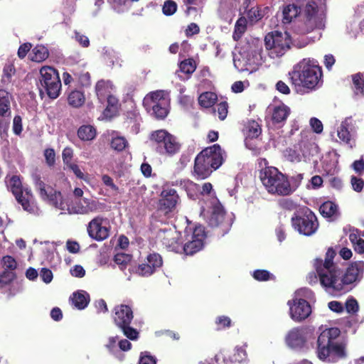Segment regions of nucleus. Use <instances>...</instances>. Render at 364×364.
<instances>
[{"mask_svg":"<svg viewBox=\"0 0 364 364\" xmlns=\"http://www.w3.org/2000/svg\"><path fill=\"white\" fill-rule=\"evenodd\" d=\"M336 253L332 247L328 249L325 259L317 258L314 260V268L317 271L321 285L326 289H332L337 291H348L346 286L360 281L363 275V262H355L346 269L338 282L341 271L333 262Z\"/></svg>","mask_w":364,"mask_h":364,"instance_id":"nucleus-1","label":"nucleus"},{"mask_svg":"<svg viewBox=\"0 0 364 364\" xmlns=\"http://www.w3.org/2000/svg\"><path fill=\"white\" fill-rule=\"evenodd\" d=\"M289 82L299 94L309 93L323 83V71L316 60L303 58L288 73Z\"/></svg>","mask_w":364,"mask_h":364,"instance_id":"nucleus-2","label":"nucleus"},{"mask_svg":"<svg viewBox=\"0 0 364 364\" xmlns=\"http://www.w3.org/2000/svg\"><path fill=\"white\" fill-rule=\"evenodd\" d=\"M341 331L333 327L323 331L317 339L316 355L326 363H336L346 357V346L341 340Z\"/></svg>","mask_w":364,"mask_h":364,"instance_id":"nucleus-3","label":"nucleus"},{"mask_svg":"<svg viewBox=\"0 0 364 364\" xmlns=\"http://www.w3.org/2000/svg\"><path fill=\"white\" fill-rule=\"evenodd\" d=\"M225 158V152L219 144H215L205 148L195 159L193 171L194 177L198 180L208 178L214 171L222 166Z\"/></svg>","mask_w":364,"mask_h":364,"instance_id":"nucleus-4","label":"nucleus"},{"mask_svg":"<svg viewBox=\"0 0 364 364\" xmlns=\"http://www.w3.org/2000/svg\"><path fill=\"white\" fill-rule=\"evenodd\" d=\"M323 27V17L318 3L315 0L303 1L299 18L293 27L294 32L299 35H306Z\"/></svg>","mask_w":364,"mask_h":364,"instance_id":"nucleus-5","label":"nucleus"},{"mask_svg":"<svg viewBox=\"0 0 364 364\" xmlns=\"http://www.w3.org/2000/svg\"><path fill=\"white\" fill-rule=\"evenodd\" d=\"M259 178L269 193L280 196H290L289 179L276 167L267 166L262 169Z\"/></svg>","mask_w":364,"mask_h":364,"instance_id":"nucleus-6","label":"nucleus"},{"mask_svg":"<svg viewBox=\"0 0 364 364\" xmlns=\"http://www.w3.org/2000/svg\"><path fill=\"white\" fill-rule=\"evenodd\" d=\"M143 106L148 113L158 120L164 119L169 113V100L163 90L148 93L143 100Z\"/></svg>","mask_w":364,"mask_h":364,"instance_id":"nucleus-7","label":"nucleus"},{"mask_svg":"<svg viewBox=\"0 0 364 364\" xmlns=\"http://www.w3.org/2000/svg\"><path fill=\"white\" fill-rule=\"evenodd\" d=\"M291 225L299 234L311 236L318 230L319 223L316 215L308 207L299 208L291 219Z\"/></svg>","mask_w":364,"mask_h":364,"instance_id":"nucleus-8","label":"nucleus"},{"mask_svg":"<svg viewBox=\"0 0 364 364\" xmlns=\"http://www.w3.org/2000/svg\"><path fill=\"white\" fill-rule=\"evenodd\" d=\"M291 38L287 32L274 31L264 37V45L272 58L281 57L291 48Z\"/></svg>","mask_w":364,"mask_h":364,"instance_id":"nucleus-9","label":"nucleus"},{"mask_svg":"<svg viewBox=\"0 0 364 364\" xmlns=\"http://www.w3.org/2000/svg\"><path fill=\"white\" fill-rule=\"evenodd\" d=\"M41 87L40 92H45L50 99H56L61 90V81L57 70L44 66L40 70Z\"/></svg>","mask_w":364,"mask_h":364,"instance_id":"nucleus-10","label":"nucleus"},{"mask_svg":"<svg viewBox=\"0 0 364 364\" xmlns=\"http://www.w3.org/2000/svg\"><path fill=\"white\" fill-rule=\"evenodd\" d=\"M113 320L114 324L120 328L124 335L130 340L138 338L139 333L136 328L130 326L134 318L132 308L125 304H120L114 307Z\"/></svg>","mask_w":364,"mask_h":364,"instance_id":"nucleus-11","label":"nucleus"},{"mask_svg":"<svg viewBox=\"0 0 364 364\" xmlns=\"http://www.w3.org/2000/svg\"><path fill=\"white\" fill-rule=\"evenodd\" d=\"M150 140L156 143L159 148H164L165 152L169 155L177 153L181 147L176 136L165 129H159L151 133Z\"/></svg>","mask_w":364,"mask_h":364,"instance_id":"nucleus-12","label":"nucleus"},{"mask_svg":"<svg viewBox=\"0 0 364 364\" xmlns=\"http://www.w3.org/2000/svg\"><path fill=\"white\" fill-rule=\"evenodd\" d=\"M105 204L92 198H82L76 200L67 210L70 214L88 215L92 213L103 211Z\"/></svg>","mask_w":364,"mask_h":364,"instance_id":"nucleus-13","label":"nucleus"},{"mask_svg":"<svg viewBox=\"0 0 364 364\" xmlns=\"http://www.w3.org/2000/svg\"><path fill=\"white\" fill-rule=\"evenodd\" d=\"M205 232L203 226L196 225L192 232L191 240L186 242L181 247L186 255H193L199 252L204 245Z\"/></svg>","mask_w":364,"mask_h":364,"instance_id":"nucleus-14","label":"nucleus"},{"mask_svg":"<svg viewBox=\"0 0 364 364\" xmlns=\"http://www.w3.org/2000/svg\"><path fill=\"white\" fill-rule=\"evenodd\" d=\"M161 198L159 202L158 213L167 215L173 212L179 199L176 191L173 188L164 190L161 192Z\"/></svg>","mask_w":364,"mask_h":364,"instance_id":"nucleus-15","label":"nucleus"},{"mask_svg":"<svg viewBox=\"0 0 364 364\" xmlns=\"http://www.w3.org/2000/svg\"><path fill=\"white\" fill-rule=\"evenodd\" d=\"M288 304L290 306L291 318L296 322L306 319L311 313L309 303L304 299L294 300L293 304L290 301Z\"/></svg>","mask_w":364,"mask_h":364,"instance_id":"nucleus-16","label":"nucleus"},{"mask_svg":"<svg viewBox=\"0 0 364 364\" xmlns=\"http://www.w3.org/2000/svg\"><path fill=\"white\" fill-rule=\"evenodd\" d=\"M244 133L245 134V144L247 149L252 150L255 154H259L261 149L258 146H251V141L257 139L262 134L261 126L255 120L247 122L245 125Z\"/></svg>","mask_w":364,"mask_h":364,"instance_id":"nucleus-17","label":"nucleus"},{"mask_svg":"<svg viewBox=\"0 0 364 364\" xmlns=\"http://www.w3.org/2000/svg\"><path fill=\"white\" fill-rule=\"evenodd\" d=\"M103 220L102 217H95L87 226L89 236L97 241L105 240L109 235V228L102 226Z\"/></svg>","mask_w":364,"mask_h":364,"instance_id":"nucleus-18","label":"nucleus"},{"mask_svg":"<svg viewBox=\"0 0 364 364\" xmlns=\"http://www.w3.org/2000/svg\"><path fill=\"white\" fill-rule=\"evenodd\" d=\"M159 236L161 242L166 249L174 252H179L182 247V242L179 240L178 234L171 229L161 230Z\"/></svg>","mask_w":364,"mask_h":364,"instance_id":"nucleus-19","label":"nucleus"},{"mask_svg":"<svg viewBox=\"0 0 364 364\" xmlns=\"http://www.w3.org/2000/svg\"><path fill=\"white\" fill-rule=\"evenodd\" d=\"M285 340L290 348L294 349L302 348L306 342L304 329L299 327L292 328L287 333Z\"/></svg>","mask_w":364,"mask_h":364,"instance_id":"nucleus-20","label":"nucleus"},{"mask_svg":"<svg viewBox=\"0 0 364 364\" xmlns=\"http://www.w3.org/2000/svg\"><path fill=\"white\" fill-rule=\"evenodd\" d=\"M244 13L246 14V18L249 24L252 26L261 21L269 12L268 6L263 7L260 5H256L249 9L243 7Z\"/></svg>","mask_w":364,"mask_h":364,"instance_id":"nucleus-21","label":"nucleus"},{"mask_svg":"<svg viewBox=\"0 0 364 364\" xmlns=\"http://www.w3.org/2000/svg\"><path fill=\"white\" fill-rule=\"evenodd\" d=\"M352 121L350 117L345 119L337 131L338 138L345 144L350 145V147H353L355 144L354 140L352 139V132L353 129Z\"/></svg>","mask_w":364,"mask_h":364,"instance_id":"nucleus-22","label":"nucleus"},{"mask_svg":"<svg viewBox=\"0 0 364 364\" xmlns=\"http://www.w3.org/2000/svg\"><path fill=\"white\" fill-rule=\"evenodd\" d=\"M41 199L47 201L50 205L61 210L66 209L67 205L63 201V197L60 191L55 190L51 186H48V191L46 196H43Z\"/></svg>","mask_w":364,"mask_h":364,"instance_id":"nucleus-23","label":"nucleus"},{"mask_svg":"<svg viewBox=\"0 0 364 364\" xmlns=\"http://www.w3.org/2000/svg\"><path fill=\"white\" fill-rule=\"evenodd\" d=\"M14 197L25 211L30 213H34L36 205L33 195L30 189L25 188L23 191L18 193V195H15Z\"/></svg>","mask_w":364,"mask_h":364,"instance_id":"nucleus-24","label":"nucleus"},{"mask_svg":"<svg viewBox=\"0 0 364 364\" xmlns=\"http://www.w3.org/2000/svg\"><path fill=\"white\" fill-rule=\"evenodd\" d=\"M13 100L12 95L4 89H0V118L9 117L11 114V102ZM3 120L0 119V128Z\"/></svg>","mask_w":364,"mask_h":364,"instance_id":"nucleus-25","label":"nucleus"},{"mask_svg":"<svg viewBox=\"0 0 364 364\" xmlns=\"http://www.w3.org/2000/svg\"><path fill=\"white\" fill-rule=\"evenodd\" d=\"M290 112L289 107L284 104L274 107L271 117L272 123L274 124L283 125L289 116Z\"/></svg>","mask_w":364,"mask_h":364,"instance_id":"nucleus-26","label":"nucleus"},{"mask_svg":"<svg viewBox=\"0 0 364 364\" xmlns=\"http://www.w3.org/2000/svg\"><path fill=\"white\" fill-rule=\"evenodd\" d=\"M246 350L242 347H237L233 352L228 355H223V359L225 364H242L247 360Z\"/></svg>","mask_w":364,"mask_h":364,"instance_id":"nucleus-27","label":"nucleus"},{"mask_svg":"<svg viewBox=\"0 0 364 364\" xmlns=\"http://www.w3.org/2000/svg\"><path fill=\"white\" fill-rule=\"evenodd\" d=\"M72 304L79 310L85 309L90 302V295L84 290H78L73 293L70 298Z\"/></svg>","mask_w":364,"mask_h":364,"instance_id":"nucleus-28","label":"nucleus"},{"mask_svg":"<svg viewBox=\"0 0 364 364\" xmlns=\"http://www.w3.org/2000/svg\"><path fill=\"white\" fill-rule=\"evenodd\" d=\"M301 14V4L299 6L295 4H289L283 7L282 9V22L289 23Z\"/></svg>","mask_w":364,"mask_h":364,"instance_id":"nucleus-29","label":"nucleus"},{"mask_svg":"<svg viewBox=\"0 0 364 364\" xmlns=\"http://www.w3.org/2000/svg\"><path fill=\"white\" fill-rule=\"evenodd\" d=\"M225 212L220 203L213 206L208 223L211 227H218L222 225L225 219Z\"/></svg>","mask_w":364,"mask_h":364,"instance_id":"nucleus-30","label":"nucleus"},{"mask_svg":"<svg viewBox=\"0 0 364 364\" xmlns=\"http://www.w3.org/2000/svg\"><path fill=\"white\" fill-rule=\"evenodd\" d=\"M319 212L326 218H336L339 215L338 205L331 200L323 203L319 207Z\"/></svg>","mask_w":364,"mask_h":364,"instance_id":"nucleus-31","label":"nucleus"},{"mask_svg":"<svg viewBox=\"0 0 364 364\" xmlns=\"http://www.w3.org/2000/svg\"><path fill=\"white\" fill-rule=\"evenodd\" d=\"M249 22L247 21L246 17L242 16L237 20L235 27H234V31L232 33V38L235 41H238L243 34L246 32L247 28V23Z\"/></svg>","mask_w":364,"mask_h":364,"instance_id":"nucleus-32","label":"nucleus"},{"mask_svg":"<svg viewBox=\"0 0 364 364\" xmlns=\"http://www.w3.org/2000/svg\"><path fill=\"white\" fill-rule=\"evenodd\" d=\"M85 102L84 92L80 90H73L68 96V105L74 108L82 107Z\"/></svg>","mask_w":364,"mask_h":364,"instance_id":"nucleus-33","label":"nucleus"},{"mask_svg":"<svg viewBox=\"0 0 364 364\" xmlns=\"http://www.w3.org/2000/svg\"><path fill=\"white\" fill-rule=\"evenodd\" d=\"M77 136L82 141H91L96 136V129L91 125H82L77 130Z\"/></svg>","mask_w":364,"mask_h":364,"instance_id":"nucleus-34","label":"nucleus"},{"mask_svg":"<svg viewBox=\"0 0 364 364\" xmlns=\"http://www.w3.org/2000/svg\"><path fill=\"white\" fill-rule=\"evenodd\" d=\"M217 95L212 92H205L200 95L198 102L200 106L205 108L212 107L217 101Z\"/></svg>","mask_w":364,"mask_h":364,"instance_id":"nucleus-35","label":"nucleus"},{"mask_svg":"<svg viewBox=\"0 0 364 364\" xmlns=\"http://www.w3.org/2000/svg\"><path fill=\"white\" fill-rule=\"evenodd\" d=\"M49 56V52L47 48L43 46H36L32 50L31 60L34 62H42Z\"/></svg>","mask_w":364,"mask_h":364,"instance_id":"nucleus-36","label":"nucleus"},{"mask_svg":"<svg viewBox=\"0 0 364 364\" xmlns=\"http://www.w3.org/2000/svg\"><path fill=\"white\" fill-rule=\"evenodd\" d=\"M183 3L189 5L186 10L187 15L191 14L192 12L198 13L201 12L207 0H183Z\"/></svg>","mask_w":364,"mask_h":364,"instance_id":"nucleus-37","label":"nucleus"},{"mask_svg":"<svg viewBox=\"0 0 364 364\" xmlns=\"http://www.w3.org/2000/svg\"><path fill=\"white\" fill-rule=\"evenodd\" d=\"M7 186L14 196L18 195V193H21V192L25 190L22 186L20 177L16 175L12 176L9 178Z\"/></svg>","mask_w":364,"mask_h":364,"instance_id":"nucleus-38","label":"nucleus"},{"mask_svg":"<svg viewBox=\"0 0 364 364\" xmlns=\"http://www.w3.org/2000/svg\"><path fill=\"white\" fill-rule=\"evenodd\" d=\"M109 83L104 80H99L95 85V92L100 100H103L109 95Z\"/></svg>","mask_w":364,"mask_h":364,"instance_id":"nucleus-39","label":"nucleus"},{"mask_svg":"<svg viewBox=\"0 0 364 364\" xmlns=\"http://www.w3.org/2000/svg\"><path fill=\"white\" fill-rule=\"evenodd\" d=\"M352 80L355 94L364 96V74L356 73L352 75Z\"/></svg>","mask_w":364,"mask_h":364,"instance_id":"nucleus-40","label":"nucleus"},{"mask_svg":"<svg viewBox=\"0 0 364 364\" xmlns=\"http://www.w3.org/2000/svg\"><path fill=\"white\" fill-rule=\"evenodd\" d=\"M179 69L181 72L190 75L195 72L196 63L193 58L185 59L180 63Z\"/></svg>","mask_w":364,"mask_h":364,"instance_id":"nucleus-41","label":"nucleus"},{"mask_svg":"<svg viewBox=\"0 0 364 364\" xmlns=\"http://www.w3.org/2000/svg\"><path fill=\"white\" fill-rule=\"evenodd\" d=\"M107 105L105 109V112L109 116H112L117 112L118 109V100L113 95H108L107 97Z\"/></svg>","mask_w":364,"mask_h":364,"instance_id":"nucleus-42","label":"nucleus"},{"mask_svg":"<svg viewBox=\"0 0 364 364\" xmlns=\"http://www.w3.org/2000/svg\"><path fill=\"white\" fill-rule=\"evenodd\" d=\"M146 262L150 264L154 272L156 268L161 267L163 264L162 257L159 254L156 252L149 254L146 257Z\"/></svg>","mask_w":364,"mask_h":364,"instance_id":"nucleus-43","label":"nucleus"},{"mask_svg":"<svg viewBox=\"0 0 364 364\" xmlns=\"http://www.w3.org/2000/svg\"><path fill=\"white\" fill-rule=\"evenodd\" d=\"M252 277L255 279L259 282H266L269 279H274V276L267 270L265 269H257L253 272Z\"/></svg>","mask_w":364,"mask_h":364,"instance_id":"nucleus-44","label":"nucleus"},{"mask_svg":"<svg viewBox=\"0 0 364 364\" xmlns=\"http://www.w3.org/2000/svg\"><path fill=\"white\" fill-rule=\"evenodd\" d=\"M177 8V4L174 1L166 0L164 3L162 12L165 16H172L176 12Z\"/></svg>","mask_w":364,"mask_h":364,"instance_id":"nucleus-45","label":"nucleus"},{"mask_svg":"<svg viewBox=\"0 0 364 364\" xmlns=\"http://www.w3.org/2000/svg\"><path fill=\"white\" fill-rule=\"evenodd\" d=\"M16 278L15 272L5 269L0 274V286L4 287L9 284Z\"/></svg>","mask_w":364,"mask_h":364,"instance_id":"nucleus-46","label":"nucleus"},{"mask_svg":"<svg viewBox=\"0 0 364 364\" xmlns=\"http://www.w3.org/2000/svg\"><path fill=\"white\" fill-rule=\"evenodd\" d=\"M128 145V142L124 137L117 136L113 138L111 141V147L118 151H123Z\"/></svg>","mask_w":364,"mask_h":364,"instance_id":"nucleus-47","label":"nucleus"},{"mask_svg":"<svg viewBox=\"0 0 364 364\" xmlns=\"http://www.w3.org/2000/svg\"><path fill=\"white\" fill-rule=\"evenodd\" d=\"M228 105L227 102H221L213 107L214 112H218L220 120H224L228 114Z\"/></svg>","mask_w":364,"mask_h":364,"instance_id":"nucleus-48","label":"nucleus"},{"mask_svg":"<svg viewBox=\"0 0 364 364\" xmlns=\"http://www.w3.org/2000/svg\"><path fill=\"white\" fill-rule=\"evenodd\" d=\"M46 163L49 167H53L55 164V152L52 148H47L43 153Z\"/></svg>","mask_w":364,"mask_h":364,"instance_id":"nucleus-49","label":"nucleus"},{"mask_svg":"<svg viewBox=\"0 0 364 364\" xmlns=\"http://www.w3.org/2000/svg\"><path fill=\"white\" fill-rule=\"evenodd\" d=\"M154 272L148 263L139 264L136 269V273L141 277H149Z\"/></svg>","mask_w":364,"mask_h":364,"instance_id":"nucleus-50","label":"nucleus"},{"mask_svg":"<svg viewBox=\"0 0 364 364\" xmlns=\"http://www.w3.org/2000/svg\"><path fill=\"white\" fill-rule=\"evenodd\" d=\"M132 256L126 253H117L114 255V261L116 264L122 266H126L131 262Z\"/></svg>","mask_w":364,"mask_h":364,"instance_id":"nucleus-51","label":"nucleus"},{"mask_svg":"<svg viewBox=\"0 0 364 364\" xmlns=\"http://www.w3.org/2000/svg\"><path fill=\"white\" fill-rule=\"evenodd\" d=\"M304 178V174L303 173H296V175H294L291 176L290 178V188L291 192L290 195L293 193L301 185V183Z\"/></svg>","mask_w":364,"mask_h":364,"instance_id":"nucleus-52","label":"nucleus"},{"mask_svg":"<svg viewBox=\"0 0 364 364\" xmlns=\"http://www.w3.org/2000/svg\"><path fill=\"white\" fill-rule=\"evenodd\" d=\"M139 364H156V358L147 351L142 352L141 353Z\"/></svg>","mask_w":364,"mask_h":364,"instance_id":"nucleus-53","label":"nucleus"},{"mask_svg":"<svg viewBox=\"0 0 364 364\" xmlns=\"http://www.w3.org/2000/svg\"><path fill=\"white\" fill-rule=\"evenodd\" d=\"M350 184L352 186V188L353 189V191L360 193L363 189L364 181L360 178L352 176L350 178Z\"/></svg>","mask_w":364,"mask_h":364,"instance_id":"nucleus-54","label":"nucleus"},{"mask_svg":"<svg viewBox=\"0 0 364 364\" xmlns=\"http://www.w3.org/2000/svg\"><path fill=\"white\" fill-rule=\"evenodd\" d=\"M4 266L6 267L5 269L13 272L17 267V263L15 259L9 255L4 256L2 259Z\"/></svg>","mask_w":364,"mask_h":364,"instance_id":"nucleus-55","label":"nucleus"},{"mask_svg":"<svg viewBox=\"0 0 364 364\" xmlns=\"http://www.w3.org/2000/svg\"><path fill=\"white\" fill-rule=\"evenodd\" d=\"M345 306L347 312L349 314H355L359 309L358 301L353 297L347 299Z\"/></svg>","mask_w":364,"mask_h":364,"instance_id":"nucleus-56","label":"nucleus"},{"mask_svg":"<svg viewBox=\"0 0 364 364\" xmlns=\"http://www.w3.org/2000/svg\"><path fill=\"white\" fill-rule=\"evenodd\" d=\"M216 324L218 326V329L229 328L231 326V319L226 316H220L215 320Z\"/></svg>","mask_w":364,"mask_h":364,"instance_id":"nucleus-57","label":"nucleus"},{"mask_svg":"<svg viewBox=\"0 0 364 364\" xmlns=\"http://www.w3.org/2000/svg\"><path fill=\"white\" fill-rule=\"evenodd\" d=\"M73 156V150L70 147H65L62 152L63 161L65 165L68 166L71 164V160Z\"/></svg>","mask_w":364,"mask_h":364,"instance_id":"nucleus-58","label":"nucleus"},{"mask_svg":"<svg viewBox=\"0 0 364 364\" xmlns=\"http://www.w3.org/2000/svg\"><path fill=\"white\" fill-rule=\"evenodd\" d=\"M23 127H22V119L21 116L16 115L13 120V131L14 133L16 135H20L22 132Z\"/></svg>","mask_w":364,"mask_h":364,"instance_id":"nucleus-59","label":"nucleus"},{"mask_svg":"<svg viewBox=\"0 0 364 364\" xmlns=\"http://www.w3.org/2000/svg\"><path fill=\"white\" fill-rule=\"evenodd\" d=\"M310 125L314 132L317 134H320L322 132L323 124L316 117H312L310 119Z\"/></svg>","mask_w":364,"mask_h":364,"instance_id":"nucleus-60","label":"nucleus"},{"mask_svg":"<svg viewBox=\"0 0 364 364\" xmlns=\"http://www.w3.org/2000/svg\"><path fill=\"white\" fill-rule=\"evenodd\" d=\"M31 48V44L30 43H25L21 45L17 53L18 58L21 59L24 58Z\"/></svg>","mask_w":364,"mask_h":364,"instance_id":"nucleus-61","label":"nucleus"},{"mask_svg":"<svg viewBox=\"0 0 364 364\" xmlns=\"http://www.w3.org/2000/svg\"><path fill=\"white\" fill-rule=\"evenodd\" d=\"M40 277L45 283L48 284L53 279V273L49 269L42 268L40 272Z\"/></svg>","mask_w":364,"mask_h":364,"instance_id":"nucleus-62","label":"nucleus"},{"mask_svg":"<svg viewBox=\"0 0 364 364\" xmlns=\"http://www.w3.org/2000/svg\"><path fill=\"white\" fill-rule=\"evenodd\" d=\"M200 32V28L196 23H191L186 29V36L191 37L193 35L198 34Z\"/></svg>","mask_w":364,"mask_h":364,"instance_id":"nucleus-63","label":"nucleus"},{"mask_svg":"<svg viewBox=\"0 0 364 364\" xmlns=\"http://www.w3.org/2000/svg\"><path fill=\"white\" fill-rule=\"evenodd\" d=\"M102 181L106 186L109 187L112 190L114 191H118V186L114 184L113 179L109 175H103L102 176Z\"/></svg>","mask_w":364,"mask_h":364,"instance_id":"nucleus-64","label":"nucleus"}]
</instances>
